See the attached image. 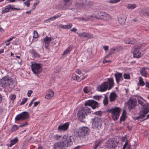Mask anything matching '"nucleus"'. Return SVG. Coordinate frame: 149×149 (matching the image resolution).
Segmentation results:
<instances>
[{"mask_svg":"<svg viewBox=\"0 0 149 149\" xmlns=\"http://www.w3.org/2000/svg\"><path fill=\"white\" fill-rule=\"evenodd\" d=\"M84 105L85 106L91 107L92 109H95L98 107V102L93 100H89L86 101ZM91 113V110L86 107H83L79 110L77 113L78 119L80 121L84 122L85 116L89 115Z\"/></svg>","mask_w":149,"mask_h":149,"instance_id":"f257e3e1","label":"nucleus"},{"mask_svg":"<svg viewBox=\"0 0 149 149\" xmlns=\"http://www.w3.org/2000/svg\"><path fill=\"white\" fill-rule=\"evenodd\" d=\"M114 86L113 79V78L108 79V81L104 82L97 87V90L98 91L103 92L106 91L107 89L110 90Z\"/></svg>","mask_w":149,"mask_h":149,"instance_id":"f03ea898","label":"nucleus"},{"mask_svg":"<svg viewBox=\"0 0 149 149\" xmlns=\"http://www.w3.org/2000/svg\"><path fill=\"white\" fill-rule=\"evenodd\" d=\"M62 138L61 142L63 144L65 147L70 146L72 144L74 139L72 136L65 135Z\"/></svg>","mask_w":149,"mask_h":149,"instance_id":"7ed1b4c3","label":"nucleus"},{"mask_svg":"<svg viewBox=\"0 0 149 149\" xmlns=\"http://www.w3.org/2000/svg\"><path fill=\"white\" fill-rule=\"evenodd\" d=\"M12 79L10 77L5 76L0 79V84L1 86L6 88L12 84Z\"/></svg>","mask_w":149,"mask_h":149,"instance_id":"20e7f679","label":"nucleus"},{"mask_svg":"<svg viewBox=\"0 0 149 149\" xmlns=\"http://www.w3.org/2000/svg\"><path fill=\"white\" fill-rule=\"evenodd\" d=\"M92 127L94 128L100 130L102 125L101 119L98 117H95L91 119Z\"/></svg>","mask_w":149,"mask_h":149,"instance_id":"39448f33","label":"nucleus"},{"mask_svg":"<svg viewBox=\"0 0 149 149\" xmlns=\"http://www.w3.org/2000/svg\"><path fill=\"white\" fill-rule=\"evenodd\" d=\"M107 112L111 113L113 119L114 120H116L118 119L119 116L120 109L119 107H115L109 109L107 110Z\"/></svg>","mask_w":149,"mask_h":149,"instance_id":"423d86ee","label":"nucleus"},{"mask_svg":"<svg viewBox=\"0 0 149 149\" xmlns=\"http://www.w3.org/2000/svg\"><path fill=\"white\" fill-rule=\"evenodd\" d=\"M138 101L139 104L142 106V108L141 111H145L146 113L149 112V104L146 103L145 99L141 97H139L138 99Z\"/></svg>","mask_w":149,"mask_h":149,"instance_id":"0eeeda50","label":"nucleus"},{"mask_svg":"<svg viewBox=\"0 0 149 149\" xmlns=\"http://www.w3.org/2000/svg\"><path fill=\"white\" fill-rule=\"evenodd\" d=\"M31 67L33 73L36 75L40 73L42 71V66L40 63H32Z\"/></svg>","mask_w":149,"mask_h":149,"instance_id":"6e6552de","label":"nucleus"},{"mask_svg":"<svg viewBox=\"0 0 149 149\" xmlns=\"http://www.w3.org/2000/svg\"><path fill=\"white\" fill-rule=\"evenodd\" d=\"M95 14H97V15H96L95 17L98 19L107 20L110 19L111 18L110 15L104 12H96L95 13Z\"/></svg>","mask_w":149,"mask_h":149,"instance_id":"1a4fd4ad","label":"nucleus"},{"mask_svg":"<svg viewBox=\"0 0 149 149\" xmlns=\"http://www.w3.org/2000/svg\"><path fill=\"white\" fill-rule=\"evenodd\" d=\"M89 132V130L88 128L84 127L79 129L78 134L80 137H84L88 134Z\"/></svg>","mask_w":149,"mask_h":149,"instance_id":"9d476101","label":"nucleus"},{"mask_svg":"<svg viewBox=\"0 0 149 149\" xmlns=\"http://www.w3.org/2000/svg\"><path fill=\"white\" fill-rule=\"evenodd\" d=\"M29 117L28 112L24 111L17 115L15 118V121H18L20 120H24L27 119Z\"/></svg>","mask_w":149,"mask_h":149,"instance_id":"9b49d317","label":"nucleus"},{"mask_svg":"<svg viewBox=\"0 0 149 149\" xmlns=\"http://www.w3.org/2000/svg\"><path fill=\"white\" fill-rule=\"evenodd\" d=\"M81 8H84V4H83V1H80L79 2L75 4V7L72 8L70 7L69 9L72 10L74 11H76L77 9H80Z\"/></svg>","mask_w":149,"mask_h":149,"instance_id":"f8f14e48","label":"nucleus"},{"mask_svg":"<svg viewBox=\"0 0 149 149\" xmlns=\"http://www.w3.org/2000/svg\"><path fill=\"white\" fill-rule=\"evenodd\" d=\"M117 143L112 139H109L105 143V146L109 149L115 148L116 146Z\"/></svg>","mask_w":149,"mask_h":149,"instance_id":"ddd939ff","label":"nucleus"},{"mask_svg":"<svg viewBox=\"0 0 149 149\" xmlns=\"http://www.w3.org/2000/svg\"><path fill=\"white\" fill-rule=\"evenodd\" d=\"M20 10V8H13V6L10 5H8L5 6L4 9H3L1 12L2 13H7L8 12H10L14 10Z\"/></svg>","mask_w":149,"mask_h":149,"instance_id":"4468645a","label":"nucleus"},{"mask_svg":"<svg viewBox=\"0 0 149 149\" xmlns=\"http://www.w3.org/2000/svg\"><path fill=\"white\" fill-rule=\"evenodd\" d=\"M146 111H141L140 115L139 116L134 118L135 120H137L140 122H141L145 120L144 118L148 113H146Z\"/></svg>","mask_w":149,"mask_h":149,"instance_id":"2eb2a0df","label":"nucleus"},{"mask_svg":"<svg viewBox=\"0 0 149 149\" xmlns=\"http://www.w3.org/2000/svg\"><path fill=\"white\" fill-rule=\"evenodd\" d=\"M136 101L135 100L130 99L128 102V108L131 110L133 109L136 105Z\"/></svg>","mask_w":149,"mask_h":149,"instance_id":"dca6fc26","label":"nucleus"},{"mask_svg":"<svg viewBox=\"0 0 149 149\" xmlns=\"http://www.w3.org/2000/svg\"><path fill=\"white\" fill-rule=\"evenodd\" d=\"M53 149H64L65 148L61 141L54 143L53 146Z\"/></svg>","mask_w":149,"mask_h":149,"instance_id":"f3484780","label":"nucleus"},{"mask_svg":"<svg viewBox=\"0 0 149 149\" xmlns=\"http://www.w3.org/2000/svg\"><path fill=\"white\" fill-rule=\"evenodd\" d=\"M70 125L69 122H67L66 123L62 125H60L58 126V130L60 131H65L66 130Z\"/></svg>","mask_w":149,"mask_h":149,"instance_id":"a211bd4d","label":"nucleus"},{"mask_svg":"<svg viewBox=\"0 0 149 149\" xmlns=\"http://www.w3.org/2000/svg\"><path fill=\"white\" fill-rule=\"evenodd\" d=\"M77 34L79 36H81L88 39L92 38L93 37L92 34L91 35L85 32H83L81 33H77Z\"/></svg>","mask_w":149,"mask_h":149,"instance_id":"6ab92c4d","label":"nucleus"},{"mask_svg":"<svg viewBox=\"0 0 149 149\" xmlns=\"http://www.w3.org/2000/svg\"><path fill=\"white\" fill-rule=\"evenodd\" d=\"M126 18V16L125 14H121L118 17V21L121 24H124Z\"/></svg>","mask_w":149,"mask_h":149,"instance_id":"aec40b11","label":"nucleus"},{"mask_svg":"<svg viewBox=\"0 0 149 149\" xmlns=\"http://www.w3.org/2000/svg\"><path fill=\"white\" fill-rule=\"evenodd\" d=\"M116 82L119 84L120 81L123 79L122 73L117 72L115 74Z\"/></svg>","mask_w":149,"mask_h":149,"instance_id":"412c9836","label":"nucleus"},{"mask_svg":"<svg viewBox=\"0 0 149 149\" xmlns=\"http://www.w3.org/2000/svg\"><path fill=\"white\" fill-rule=\"evenodd\" d=\"M52 40V38L46 36L43 39V42L45 43V48L47 49H48L49 44Z\"/></svg>","mask_w":149,"mask_h":149,"instance_id":"4be33fe9","label":"nucleus"},{"mask_svg":"<svg viewBox=\"0 0 149 149\" xmlns=\"http://www.w3.org/2000/svg\"><path fill=\"white\" fill-rule=\"evenodd\" d=\"M117 97V95L114 92H111V93L109 96L110 101L111 102L114 101Z\"/></svg>","mask_w":149,"mask_h":149,"instance_id":"5701e85b","label":"nucleus"},{"mask_svg":"<svg viewBox=\"0 0 149 149\" xmlns=\"http://www.w3.org/2000/svg\"><path fill=\"white\" fill-rule=\"evenodd\" d=\"M61 14L58 13L56 15L51 17L45 21V22H47L49 21H54L56 19L60 17L61 16Z\"/></svg>","mask_w":149,"mask_h":149,"instance_id":"b1692460","label":"nucleus"},{"mask_svg":"<svg viewBox=\"0 0 149 149\" xmlns=\"http://www.w3.org/2000/svg\"><path fill=\"white\" fill-rule=\"evenodd\" d=\"M83 4H84V8H90L93 4V2L91 1H88L86 0L83 1Z\"/></svg>","mask_w":149,"mask_h":149,"instance_id":"393cba45","label":"nucleus"},{"mask_svg":"<svg viewBox=\"0 0 149 149\" xmlns=\"http://www.w3.org/2000/svg\"><path fill=\"white\" fill-rule=\"evenodd\" d=\"M64 6L63 7V9L66 10L67 8H69V7L70 6L71 4L70 2V0H64Z\"/></svg>","mask_w":149,"mask_h":149,"instance_id":"a878e982","label":"nucleus"},{"mask_svg":"<svg viewBox=\"0 0 149 149\" xmlns=\"http://www.w3.org/2000/svg\"><path fill=\"white\" fill-rule=\"evenodd\" d=\"M140 72L141 74L143 76L146 77H147L148 73L146 70L145 67H143L140 70Z\"/></svg>","mask_w":149,"mask_h":149,"instance_id":"bb28decb","label":"nucleus"},{"mask_svg":"<svg viewBox=\"0 0 149 149\" xmlns=\"http://www.w3.org/2000/svg\"><path fill=\"white\" fill-rule=\"evenodd\" d=\"M141 56V54L139 52V50L136 49L133 52V57L134 58L136 57L137 58H139Z\"/></svg>","mask_w":149,"mask_h":149,"instance_id":"cd10ccee","label":"nucleus"},{"mask_svg":"<svg viewBox=\"0 0 149 149\" xmlns=\"http://www.w3.org/2000/svg\"><path fill=\"white\" fill-rule=\"evenodd\" d=\"M136 42V40L134 39L127 38L125 40V43L126 44H133L135 43Z\"/></svg>","mask_w":149,"mask_h":149,"instance_id":"c85d7f7f","label":"nucleus"},{"mask_svg":"<svg viewBox=\"0 0 149 149\" xmlns=\"http://www.w3.org/2000/svg\"><path fill=\"white\" fill-rule=\"evenodd\" d=\"M31 53L35 58L40 57V54L36 52V50L34 49H32L31 50Z\"/></svg>","mask_w":149,"mask_h":149,"instance_id":"c756f323","label":"nucleus"},{"mask_svg":"<svg viewBox=\"0 0 149 149\" xmlns=\"http://www.w3.org/2000/svg\"><path fill=\"white\" fill-rule=\"evenodd\" d=\"M18 139L17 137H15L14 139H12L10 141V143L9 144V146L11 147L13 145L15 144L18 141Z\"/></svg>","mask_w":149,"mask_h":149,"instance_id":"7c9ffc66","label":"nucleus"},{"mask_svg":"<svg viewBox=\"0 0 149 149\" xmlns=\"http://www.w3.org/2000/svg\"><path fill=\"white\" fill-rule=\"evenodd\" d=\"M126 7L128 9H133L136 7V6L134 4H129L126 6Z\"/></svg>","mask_w":149,"mask_h":149,"instance_id":"2f4dec72","label":"nucleus"},{"mask_svg":"<svg viewBox=\"0 0 149 149\" xmlns=\"http://www.w3.org/2000/svg\"><path fill=\"white\" fill-rule=\"evenodd\" d=\"M138 85L141 86H143L145 85V83L143 81L142 78L141 77H139V82L138 83Z\"/></svg>","mask_w":149,"mask_h":149,"instance_id":"473e14b6","label":"nucleus"},{"mask_svg":"<svg viewBox=\"0 0 149 149\" xmlns=\"http://www.w3.org/2000/svg\"><path fill=\"white\" fill-rule=\"evenodd\" d=\"M54 93L53 91H51L50 93L45 95V97L46 99H49L54 96Z\"/></svg>","mask_w":149,"mask_h":149,"instance_id":"72a5a7b5","label":"nucleus"},{"mask_svg":"<svg viewBox=\"0 0 149 149\" xmlns=\"http://www.w3.org/2000/svg\"><path fill=\"white\" fill-rule=\"evenodd\" d=\"M102 142V141H96L95 142L94 145L93 146L94 149H96L97 147Z\"/></svg>","mask_w":149,"mask_h":149,"instance_id":"f704fd0d","label":"nucleus"},{"mask_svg":"<svg viewBox=\"0 0 149 149\" xmlns=\"http://www.w3.org/2000/svg\"><path fill=\"white\" fill-rule=\"evenodd\" d=\"M19 128V126L17 125H14L11 128V130L12 131H15L18 129Z\"/></svg>","mask_w":149,"mask_h":149,"instance_id":"c9c22d12","label":"nucleus"},{"mask_svg":"<svg viewBox=\"0 0 149 149\" xmlns=\"http://www.w3.org/2000/svg\"><path fill=\"white\" fill-rule=\"evenodd\" d=\"M53 47L56 48L59 45V43L58 42L54 41L52 42Z\"/></svg>","mask_w":149,"mask_h":149,"instance_id":"e433bc0d","label":"nucleus"},{"mask_svg":"<svg viewBox=\"0 0 149 149\" xmlns=\"http://www.w3.org/2000/svg\"><path fill=\"white\" fill-rule=\"evenodd\" d=\"M103 102L104 105H107L108 104V98L106 95L105 96V97L103 100Z\"/></svg>","mask_w":149,"mask_h":149,"instance_id":"4c0bfd02","label":"nucleus"},{"mask_svg":"<svg viewBox=\"0 0 149 149\" xmlns=\"http://www.w3.org/2000/svg\"><path fill=\"white\" fill-rule=\"evenodd\" d=\"M72 48L70 47L66 49L64 52L63 55H65L68 53L72 50Z\"/></svg>","mask_w":149,"mask_h":149,"instance_id":"58836bf2","label":"nucleus"},{"mask_svg":"<svg viewBox=\"0 0 149 149\" xmlns=\"http://www.w3.org/2000/svg\"><path fill=\"white\" fill-rule=\"evenodd\" d=\"M80 77L79 76L75 74H73L72 77V78L74 80L78 79Z\"/></svg>","mask_w":149,"mask_h":149,"instance_id":"ea45409f","label":"nucleus"},{"mask_svg":"<svg viewBox=\"0 0 149 149\" xmlns=\"http://www.w3.org/2000/svg\"><path fill=\"white\" fill-rule=\"evenodd\" d=\"M28 100L27 98H24L22 100V101L20 103V105H22L24 104Z\"/></svg>","mask_w":149,"mask_h":149,"instance_id":"a19ab883","label":"nucleus"},{"mask_svg":"<svg viewBox=\"0 0 149 149\" xmlns=\"http://www.w3.org/2000/svg\"><path fill=\"white\" fill-rule=\"evenodd\" d=\"M124 79H129L130 78V76L129 74H124L123 75Z\"/></svg>","mask_w":149,"mask_h":149,"instance_id":"79ce46f5","label":"nucleus"},{"mask_svg":"<svg viewBox=\"0 0 149 149\" xmlns=\"http://www.w3.org/2000/svg\"><path fill=\"white\" fill-rule=\"evenodd\" d=\"M33 37L34 38H37L38 37V35L37 32L36 31H34L33 32Z\"/></svg>","mask_w":149,"mask_h":149,"instance_id":"37998d69","label":"nucleus"},{"mask_svg":"<svg viewBox=\"0 0 149 149\" xmlns=\"http://www.w3.org/2000/svg\"><path fill=\"white\" fill-rule=\"evenodd\" d=\"M61 135H58L57 134L54 136V139L56 140H60V138L61 137Z\"/></svg>","mask_w":149,"mask_h":149,"instance_id":"c03bdc74","label":"nucleus"},{"mask_svg":"<svg viewBox=\"0 0 149 149\" xmlns=\"http://www.w3.org/2000/svg\"><path fill=\"white\" fill-rule=\"evenodd\" d=\"M83 91L85 93H87L89 92V90L87 87H85L84 88Z\"/></svg>","mask_w":149,"mask_h":149,"instance_id":"a18cd8bd","label":"nucleus"},{"mask_svg":"<svg viewBox=\"0 0 149 149\" xmlns=\"http://www.w3.org/2000/svg\"><path fill=\"white\" fill-rule=\"evenodd\" d=\"M126 116L124 115H122L120 118V121H124L125 118Z\"/></svg>","mask_w":149,"mask_h":149,"instance_id":"49530a36","label":"nucleus"},{"mask_svg":"<svg viewBox=\"0 0 149 149\" xmlns=\"http://www.w3.org/2000/svg\"><path fill=\"white\" fill-rule=\"evenodd\" d=\"M116 50V49L115 48H112L111 49L110 52L109 53V55H111L113 54L114 53V51Z\"/></svg>","mask_w":149,"mask_h":149,"instance_id":"de8ad7c7","label":"nucleus"},{"mask_svg":"<svg viewBox=\"0 0 149 149\" xmlns=\"http://www.w3.org/2000/svg\"><path fill=\"white\" fill-rule=\"evenodd\" d=\"M24 4H26L27 7H29L30 4V2L28 0H27L26 1L24 2Z\"/></svg>","mask_w":149,"mask_h":149,"instance_id":"09e8293b","label":"nucleus"},{"mask_svg":"<svg viewBox=\"0 0 149 149\" xmlns=\"http://www.w3.org/2000/svg\"><path fill=\"white\" fill-rule=\"evenodd\" d=\"M101 97V96L96 95L93 96V98L95 100H99L100 99Z\"/></svg>","mask_w":149,"mask_h":149,"instance_id":"8fccbe9b","label":"nucleus"},{"mask_svg":"<svg viewBox=\"0 0 149 149\" xmlns=\"http://www.w3.org/2000/svg\"><path fill=\"white\" fill-rule=\"evenodd\" d=\"M59 26L62 29H67V25H64L62 24H61L59 25Z\"/></svg>","mask_w":149,"mask_h":149,"instance_id":"3c124183","label":"nucleus"},{"mask_svg":"<svg viewBox=\"0 0 149 149\" xmlns=\"http://www.w3.org/2000/svg\"><path fill=\"white\" fill-rule=\"evenodd\" d=\"M32 93L33 91H32L31 90L28 91L27 94V96L29 97H30L31 96V94Z\"/></svg>","mask_w":149,"mask_h":149,"instance_id":"603ef678","label":"nucleus"},{"mask_svg":"<svg viewBox=\"0 0 149 149\" xmlns=\"http://www.w3.org/2000/svg\"><path fill=\"white\" fill-rule=\"evenodd\" d=\"M10 98L11 100H13L16 98V96L14 95H12L10 97Z\"/></svg>","mask_w":149,"mask_h":149,"instance_id":"864d4df0","label":"nucleus"},{"mask_svg":"<svg viewBox=\"0 0 149 149\" xmlns=\"http://www.w3.org/2000/svg\"><path fill=\"white\" fill-rule=\"evenodd\" d=\"M37 4V2H35L33 4V8L31 9V10H33L36 8V5Z\"/></svg>","mask_w":149,"mask_h":149,"instance_id":"5fc2aeb1","label":"nucleus"},{"mask_svg":"<svg viewBox=\"0 0 149 149\" xmlns=\"http://www.w3.org/2000/svg\"><path fill=\"white\" fill-rule=\"evenodd\" d=\"M122 141H124L125 142V143L126 142H128V140L127 139V138L125 137H124L122 139Z\"/></svg>","mask_w":149,"mask_h":149,"instance_id":"6e6d98bb","label":"nucleus"},{"mask_svg":"<svg viewBox=\"0 0 149 149\" xmlns=\"http://www.w3.org/2000/svg\"><path fill=\"white\" fill-rule=\"evenodd\" d=\"M56 71L55 70L54 72L57 73L60 70L61 67L60 66H58L56 68Z\"/></svg>","mask_w":149,"mask_h":149,"instance_id":"4d7b16f0","label":"nucleus"},{"mask_svg":"<svg viewBox=\"0 0 149 149\" xmlns=\"http://www.w3.org/2000/svg\"><path fill=\"white\" fill-rule=\"evenodd\" d=\"M128 146V142H126L124 144L123 147V149H125V148L127 147Z\"/></svg>","mask_w":149,"mask_h":149,"instance_id":"13d9d810","label":"nucleus"},{"mask_svg":"<svg viewBox=\"0 0 149 149\" xmlns=\"http://www.w3.org/2000/svg\"><path fill=\"white\" fill-rule=\"evenodd\" d=\"M39 103H40L39 101H38V102H35L34 103V104L33 107H36V106H37L38 105V104H39Z\"/></svg>","mask_w":149,"mask_h":149,"instance_id":"bf43d9fd","label":"nucleus"},{"mask_svg":"<svg viewBox=\"0 0 149 149\" xmlns=\"http://www.w3.org/2000/svg\"><path fill=\"white\" fill-rule=\"evenodd\" d=\"M144 15L149 16V9L147 11H146Z\"/></svg>","mask_w":149,"mask_h":149,"instance_id":"052dcab7","label":"nucleus"},{"mask_svg":"<svg viewBox=\"0 0 149 149\" xmlns=\"http://www.w3.org/2000/svg\"><path fill=\"white\" fill-rule=\"evenodd\" d=\"M27 124H28V123L27 122H26L24 124H22L21 125H20L19 126V127H24V126H26V125H27Z\"/></svg>","mask_w":149,"mask_h":149,"instance_id":"680f3d73","label":"nucleus"},{"mask_svg":"<svg viewBox=\"0 0 149 149\" xmlns=\"http://www.w3.org/2000/svg\"><path fill=\"white\" fill-rule=\"evenodd\" d=\"M77 30L76 28H73V29H71L70 30V31H71L76 33V31H77Z\"/></svg>","mask_w":149,"mask_h":149,"instance_id":"e2e57ef3","label":"nucleus"},{"mask_svg":"<svg viewBox=\"0 0 149 149\" xmlns=\"http://www.w3.org/2000/svg\"><path fill=\"white\" fill-rule=\"evenodd\" d=\"M108 47L107 46H103V49L105 51H107L108 49Z\"/></svg>","mask_w":149,"mask_h":149,"instance_id":"0e129e2a","label":"nucleus"},{"mask_svg":"<svg viewBox=\"0 0 149 149\" xmlns=\"http://www.w3.org/2000/svg\"><path fill=\"white\" fill-rule=\"evenodd\" d=\"M76 72L78 74H80L81 73V71L79 69H77V70Z\"/></svg>","mask_w":149,"mask_h":149,"instance_id":"69168bd1","label":"nucleus"},{"mask_svg":"<svg viewBox=\"0 0 149 149\" xmlns=\"http://www.w3.org/2000/svg\"><path fill=\"white\" fill-rule=\"evenodd\" d=\"M111 62V61H110V60L107 61L105 59L103 61V63H109V62Z\"/></svg>","mask_w":149,"mask_h":149,"instance_id":"338daca9","label":"nucleus"},{"mask_svg":"<svg viewBox=\"0 0 149 149\" xmlns=\"http://www.w3.org/2000/svg\"><path fill=\"white\" fill-rule=\"evenodd\" d=\"M146 86L148 88H149V83L147 81L146 82Z\"/></svg>","mask_w":149,"mask_h":149,"instance_id":"774afa93","label":"nucleus"}]
</instances>
